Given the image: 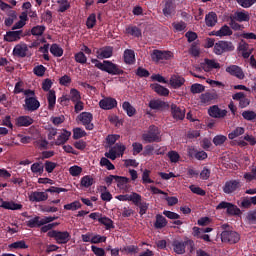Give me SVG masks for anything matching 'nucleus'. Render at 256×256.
Here are the masks:
<instances>
[{"instance_id": "f257e3e1", "label": "nucleus", "mask_w": 256, "mask_h": 256, "mask_svg": "<svg viewBox=\"0 0 256 256\" xmlns=\"http://www.w3.org/2000/svg\"><path fill=\"white\" fill-rule=\"evenodd\" d=\"M142 141L145 143H160L161 132H159V128L155 125L149 126L147 133L142 134Z\"/></svg>"}, {"instance_id": "f03ea898", "label": "nucleus", "mask_w": 256, "mask_h": 256, "mask_svg": "<svg viewBox=\"0 0 256 256\" xmlns=\"http://www.w3.org/2000/svg\"><path fill=\"white\" fill-rule=\"evenodd\" d=\"M242 187L243 183H241V180L232 179L225 182L222 190L226 195H235V193H239V191H241Z\"/></svg>"}, {"instance_id": "7ed1b4c3", "label": "nucleus", "mask_w": 256, "mask_h": 256, "mask_svg": "<svg viewBox=\"0 0 256 256\" xmlns=\"http://www.w3.org/2000/svg\"><path fill=\"white\" fill-rule=\"evenodd\" d=\"M47 236L55 239L58 245H65L71 241V234L68 231L51 230Z\"/></svg>"}, {"instance_id": "20e7f679", "label": "nucleus", "mask_w": 256, "mask_h": 256, "mask_svg": "<svg viewBox=\"0 0 256 256\" xmlns=\"http://www.w3.org/2000/svg\"><path fill=\"white\" fill-rule=\"evenodd\" d=\"M101 67L102 71L108 73V75H125V70L121 68L119 64H115L111 60H104V66Z\"/></svg>"}, {"instance_id": "39448f33", "label": "nucleus", "mask_w": 256, "mask_h": 256, "mask_svg": "<svg viewBox=\"0 0 256 256\" xmlns=\"http://www.w3.org/2000/svg\"><path fill=\"white\" fill-rule=\"evenodd\" d=\"M231 51H235V45L231 41L220 40L214 45L215 55H223V53H230Z\"/></svg>"}, {"instance_id": "423d86ee", "label": "nucleus", "mask_w": 256, "mask_h": 256, "mask_svg": "<svg viewBox=\"0 0 256 256\" xmlns=\"http://www.w3.org/2000/svg\"><path fill=\"white\" fill-rule=\"evenodd\" d=\"M222 243H230V245H235L241 241V236L236 231L224 230L221 233Z\"/></svg>"}, {"instance_id": "0eeeda50", "label": "nucleus", "mask_w": 256, "mask_h": 256, "mask_svg": "<svg viewBox=\"0 0 256 256\" xmlns=\"http://www.w3.org/2000/svg\"><path fill=\"white\" fill-rule=\"evenodd\" d=\"M216 209L217 210L226 209L227 215H231V216L241 215V209H239L237 205H234L233 203H230V202L222 201L217 205Z\"/></svg>"}, {"instance_id": "6e6552de", "label": "nucleus", "mask_w": 256, "mask_h": 256, "mask_svg": "<svg viewBox=\"0 0 256 256\" xmlns=\"http://www.w3.org/2000/svg\"><path fill=\"white\" fill-rule=\"evenodd\" d=\"M77 119L81 121L87 131L95 129V125L91 123L93 121V114L91 112H82L78 115Z\"/></svg>"}, {"instance_id": "1a4fd4ad", "label": "nucleus", "mask_w": 256, "mask_h": 256, "mask_svg": "<svg viewBox=\"0 0 256 256\" xmlns=\"http://www.w3.org/2000/svg\"><path fill=\"white\" fill-rule=\"evenodd\" d=\"M172 58L173 53L171 51L153 50L151 53V59L155 63H159V61H169Z\"/></svg>"}, {"instance_id": "9d476101", "label": "nucleus", "mask_w": 256, "mask_h": 256, "mask_svg": "<svg viewBox=\"0 0 256 256\" xmlns=\"http://www.w3.org/2000/svg\"><path fill=\"white\" fill-rule=\"evenodd\" d=\"M133 205H135V207H138L140 217H143V215H147V211H149V203L143 200L141 194H136Z\"/></svg>"}, {"instance_id": "9b49d317", "label": "nucleus", "mask_w": 256, "mask_h": 256, "mask_svg": "<svg viewBox=\"0 0 256 256\" xmlns=\"http://www.w3.org/2000/svg\"><path fill=\"white\" fill-rule=\"evenodd\" d=\"M24 109L25 111H30L31 113H33V111H37V109H39V107H41V103L39 102V100H37L36 97H26L24 100Z\"/></svg>"}, {"instance_id": "f8f14e48", "label": "nucleus", "mask_w": 256, "mask_h": 256, "mask_svg": "<svg viewBox=\"0 0 256 256\" xmlns=\"http://www.w3.org/2000/svg\"><path fill=\"white\" fill-rule=\"evenodd\" d=\"M172 247L176 255H185L187 249V237H185L184 240H173Z\"/></svg>"}, {"instance_id": "ddd939ff", "label": "nucleus", "mask_w": 256, "mask_h": 256, "mask_svg": "<svg viewBox=\"0 0 256 256\" xmlns=\"http://www.w3.org/2000/svg\"><path fill=\"white\" fill-rule=\"evenodd\" d=\"M99 107L104 111H110L111 109H115V107H117V100L112 97H105L99 101Z\"/></svg>"}, {"instance_id": "4468645a", "label": "nucleus", "mask_w": 256, "mask_h": 256, "mask_svg": "<svg viewBox=\"0 0 256 256\" xmlns=\"http://www.w3.org/2000/svg\"><path fill=\"white\" fill-rule=\"evenodd\" d=\"M151 191L154 195H165V200L167 201L169 207H173V205H177L179 203V199L177 197H169L168 194L163 190L153 186L151 187Z\"/></svg>"}, {"instance_id": "2eb2a0df", "label": "nucleus", "mask_w": 256, "mask_h": 256, "mask_svg": "<svg viewBox=\"0 0 256 256\" xmlns=\"http://www.w3.org/2000/svg\"><path fill=\"white\" fill-rule=\"evenodd\" d=\"M208 115L214 119H223V117H227V110H221L219 106L214 105L208 109Z\"/></svg>"}, {"instance_id": "dca6fc26", "label": "nucleus", "mask_w": 256, "mask_h": 256, "mask_svg": "<svg viewBox=\"0 0 256 256\" xmlns=\"http://www.w3.org/2000/svg\"><path fill=\"white\" fill-rule=\"evenodd\" d=\"M97 59H111L113 57V46H104L96 51Z\"/></svg>"}, {"instance_id": "f3484780", "label": "nucleus", "mask_w": 256, "mask_h": 256, "mask_svg": "<svg viewBox=\"0 0 256 256\" xmlns=\"http://www.w3.org/2000/svg\"><path fill=\"white\" fill-rule=\"evenodd\" d=\"M171 114L176 121H183L185 119V109L180 108L176 104L171 105Z\"/></svg>"}, {"instance_id": "a211bd4d", "label": "nucleus", "mask_w": 256, "mask_h": 256, "mask_svg": "<svg viewBox=\"0 0 256 256\" xmlns=\"http://www.w3.org/2000/svg\"><path fill=\"white\" fill-rule=\"evenodd\" d=\"M226 73L232 75L233 77H237V79H245V73H243V69L237 65H230L226 68Z\"/></svg>"}, {"instance_id": "6ab92c4d", "label": "nucleus", "mask_w": 256, "mask_h": 256, "mask_svg": "<svg viewBox=\"0 0 256 256\" xmlns=\"http://www.w3.org/2000/svg\"><path fill=\"white\" fill-rule=\"evenodd\" d=\"M21 37H23V30L8 31L4 36V41H7V43H13L15 41H19Z\"/></svg>"}, {"instance_id": "aec40b11", "label": "nucleus", "mask_w": 256, "mask_h": 256, "mask_svg": "<svg viewBox=\"0 0 256 256\" xmlns=\"http://www.w3.org/2000/svg\"><path fill=\"white\" fill-rule=\"evenodd\" d=\"M29 199L33 203H41V201H47V199H49V195L47 194V190H45V192L35 191L31 193Z\"/></svg>"}, {"instance_id": "412c9836", "label": "nucleus", "mask_w": 256, "mask_h": 256, "mask_svg": "<svg viewBox=\"0 0 256 256\" xmlns=\"http://www.w3.org/2000/svg\"><path fill=\"white\" fill-rule=\"evenodd\" d=\"M33 123H35V120L31 116H19L15 120L16 127H30Z\"/></svg>"}, {"instance_id": "4be33fe9", "label": "nucleus", "mask_w": 256, "mask_h": 256, "mask_svg": "<svg viewBox=\"0 0 256 256\" xmlns=\"http://www.w3.org/2000/svg\"><path fill=\"white\" fill-rule=\"evenodd\" d=\"M0 202L2 203L0 205V207H2V209H8L10 211H19V210L23 209V205L17 204L13 201H4L3 198H0Z\"/></svg>"}, {"instance_id": "5701e85b", "label": "nucleus", "mask_w": 256, "mask_h": 256, "mask_svg": "<svg viewBox=\"0 0 256 256\" xmlns=\"http://www.w3.org/2000/svg\"><path fill=\"white\" fill-rule=\"evenodd\" d=\"M164 17H171L175 13V3L173 0H165L164 7L162 9Z\"/></svg>"}, {"instance_id": "b1692460", "label": "nucleus", "mask_w": 256, "mask_h": 256, "mask_svg": "<svg viewBox=\"0 0 256 256\" xmlns=\"http://www.w3.org/2000/svg\"><path fill=\"white\" fill-rule=\"evenodd\" d=\"M27 51H29L27 44H17L13 49V55L15 57L25 58L27 57Z\"/></svg>"}, {"instance_id": "393cba45", "label": "nucleus", "mask_w": 256, "mask_h": 256, "mask_svg": "<svg viewBox=\"0 0 256 256\" xmlns=\"http://www.w3.org/2000/svg\"><path fill=\"white\" fill-rule=\"evenodd\" d=\"M71 137V131H68L67 129H63L62 133L58 135L56 141L54 142V145L61 146L65 145L67 141H69Z\"/></svg>"}, {"instance_id": "a878e982", "label": "nucleus", "mask_w": 256, "mask_h": 256, "mask_svg": "<svg viewBox=\"0 0 256 256\" xmlns=\"http://www.w3.org/2000/svg\"><path fill=\"white\" fill-rule=\"evenodd\" d=\"M202 67H203L204 71H211L213 69H221V64H219L215 60L206 58L204 60V64H202Z\"/></svg>"}, {"instance_id": "bb28decb", "label": "nucleus", "mask_w": 256, "mask_h": 256, "mask_svg": "<svg viewBox=\"0 0 256 256\" xmlns=\"http://www.w3.org/2000/svg\"><path fill=\"white\" fill-rule=\"evenodd\" d=\"M123 59L126 65H135V51L126 49L123 54Z\"/></svg>"}, {"instance_id": "cd10ccee", "label": "nucleus", "mask_w": 256, "mask_h": 256, "mask_svg": "<svg viewBox=\"0 0 256 256\" xmlns=\"http://www.w3.org/2000/svg\"><path fill=\"white\" fill-rule=\"evenodd\" d=\"M184 83H185V78L179 75H173L170 78V85H172L174 89H179V87H181Z\"/></svg>"}, {"instance_id": "c85d7f7f", "label": "nucleus", "mask_w": 256, "mask_h": 256, "mask_svg": "<svg viewBox=\"0 0 256 256\" xmlns=\"http://www.w3.org/2000/svg\"><path fill=\"white\" fill-rule=\"evenodd\" d=\"M216 37H231L233 30L228 25L222 26L218 31L215 32Z\"/></svg>"}, {"instance_id": "c756f323", "label": "nucleus", "mask_w": 256, "mask_h": 256, "mask_svg": "<svg viewBox=\"0 0 256 256\" xmlns=\"http://www.w3.org/2000/svg\"><path fill=\"white\" fill-rule=\"evenodd\" d=\"M205 23L207 27H215L217 25V13L210 12L206 14Z\"/></svg>"}, {"instance_id": "7c9ffc66", "label": "nucleus", "mask_w": 256, "mask_h": 256, "mask_svg": "<svg viewBox=\"0 0 256 256\" xmlns=\"http://www.w3.org/2000/svg\"><path fill=\"white\" fill-rule=\"evenodd\" d=\"M27 227L30 229H35V227H43V219L39 216H35L34 218L28 220L26 222Z\"/></svg>"}, {"instance_id": "2f4dec72", "label": "nucleus", "mask_w": 256, "mask_h": 256, "mask_svg": "<svg viewBox=\"0 0 256 256\" xmlns=\"http://www.w3.org/2000/svg\"><path fill=\"white\" fill-rule=\"evenodd\" d=\"M217 97V93L215 92H206L204 94H201L200 101L201 103H211V101H215Z\"/></svg>"}, {"instance_id": "473e14b6", "label": "nucleus", "mask_w": 256, "mask_h": 256, "mask_svg": "<svg viewBox=\"0 0 256 256\" xmlns=\"http://www.w3.org/2000/svg\"><path fill=\"white\" fill-rule=\"evenodd\" d=\"M48 109L51 111L55 109V103H57V96L55 95V90H50L47 96Z\"/></svg>"}, {"instance_id": "72a5a7b5", "label": "nucleus", "mask_w": 256, "mask_h": 256, "mask_svg": "<svg viewBox=\"0 0 256 256\" xmlns=\"http://www.w3.org/2000/svg\"><path fill=\"white\" fill-rule=\"evenodd\" d=\"M155 229H163L164 227H167V218H165L161 214L156 215V221L154 223Z\"/></svg>"}, {"instance_id": "f704fd0d", "label": "nucleus", "mask_w": 256, "mask_h": 256, "mask_svg": "<svg viewBox=\"0 0 256 256\" xmlns=\"http://www.w3.org/2000/svg\"><path fill=\"white\" fill-rule=\"evenodd\" d=\"M151 87L155 93L162 97H167V95H169V89L161 86V84H152Z\"/></svg>"}, {"instance_id": "c9c22d12", "label": "nucleus", "mask_w": 256, "mask_h": 256, "mask_svg": "<svg viewBox=\"0 0 256 256\" xmlns=\"http://www.w3.org/2000/svg\"><path fill=\"white\" fill-rule=\"evenodd\" d=\"M148 107H150V109L159 111L161 109H165V107H167V103H165L164 101H161V100H151L149 102Z\"/></svg>"}, {"instance_id": "e433bc0d", "label": "nucleus", "mask_w": 256, "mask_h": 256, "mask_svg": "<svg viewBox=\"0 0 256 256\" xmlns=\"http://www.w3.org/2000/svg\"><path fill=\"white\" fill-rule=\"evenodd\" d=\"M98 222L101 223V225H104L105 229H107L108 231L110 229H115V225L113 224V220H111V218H109L107 216L98 218Z\"/></svg>"}, {"instance_id": "4c0bfd02", "label": "nucleus", "mask_w": 256, "mask_h": 256, "mask_svg": "<svg viewBox=\"0 0 256 256\" xmlns=\"http://www.w3.org/2000/svg\"><path fill=\"white\" fill-rule=\"evenodd\" d=\"M137 192H132L131 194H121L118 196H115V199L118 201H131L132 203L135 201V198L137 197Z\"/></svg>"}, {"instance_id": "58836bf2", "label": "nucleus", "mask_w": 256, "mask_h": 256, "mask_svg": "<svg viewBox=\"0 0 256 256\" xmlns=\"http://www.w3.org/2000/svg\"><path fill=\"white\" fill-rule=\"evenodd\" d=\"M234 19L239 23H243L244 21H249L250 19L249 12H245V11L235 12Z\"/></svg>"}, {"instance_id": "ea45409f", "label": "nucleus", "mask_w": 256, "mask_h": 256, "mask_svg": "<svg viewBox=\"0 0 256 256\" xmlns=\"http://www.w3.org/2000/svg\"><path fill=\"white\" fill-rule=\"evenodd\" d=\"M31 171L35 175H41L45 171V166L41 162H36L31 165Z\"/></svg>"}, {"instance_id": "a19ab883", "label": "nucleus", "mask_w": 256, "mask_h": 256, "mask_svg": "<svg viewBox=\"0 0 256 256\" xmlns=\"http://www.w3.org/2000/svg\"><path fill=\"white\" fill-rule=\"evenodd\" d=\"M95 183V180L90 175H86L81 178L80 185L81 187H85L86 189H89Z\"/></svg>"}, {"instance_id": "79ce46f5", "label": "nucleus", "mask_w": 256, "mask_h": 256, "mask_svg": "<svg viewBox=\"0 0 256 256\" xmlns=\"http://www.w3.org/2000/svg\"><path fill=\"white\" fill-rule=\"evenodd\" d=\"M122 108L127 113L128 117H133V115H135V113H137V110H135V107H133L131 105V103H129L127 101L123 102Z\"/></svg>"}, {"instance_id": "37998d69", "label": "nucleus", "mask_w": 256, "mask_h": 256, "mask_svg": "<svg viewBox=\"0 0 256 256\" xmlns=\"http://www.w3.org/2000/svg\"><path fill=\"white\" fill-rule=\"evenodd\" d=\"M68 98L69 101H72V103H77L78 101H81V92L75 88H72Z\"/></svg>"}, {"instance_id": "c03bdc74", "label": "nucleus", "mask_w": 256, "mask_h": 256, "mask_svg": "<svg viewBox=\"0 0 256 256\" xmlns=\"http://www.w3.org/2000/svg\"><path fill=\"white\" fill-rule=\"evenodd\" d=\"M245 133V128L236 127L232 132L228 134V139H237V137H241Z\"/></svg>"}, {"instance_id": "a18cd8bd", "label": "nucleus", "mask_w": 256, "mask_h": 256, "mask_svg": "<svg viewBox=\"0 0 256 256\" xmlns=\"http://www.w3.org/2000/svg\"><path fill=\"white\" fill-rule=\"evenodd\" d=\"M116 183H117V187L118 189H125V186L127 185V183H129V181H131L128 177L125 176H117L116 175Z\"/></svg>"}, {"instance_id": "49530a36", "label": "nucleus", "mask_w": 256, "mask_h": 256, "mask_svg": "<svg viewBox=\"0 0 256 256\" xmlns=\"http://www.w3.org/2000/svg\"><path fill=\"white\" fill-rule=\"evenodd\" d=\"M126 33L132 37H141V29L137 26H128L126 28Z\"/></svg>"}, {"instance_id": "de8ad7c7", "label": "nucleus", "mask_w": 256, "mask_h": 256, "mask_svg": "<svg viewBox=\"0 0 256 256\" xmlns=\"http://www.w3.org/2000/svg\"><path fill=\"white\" fill-rule=\"evenodd\" d=\"M46 29L47 27H45L44 25H37L31 29V34L35 37H41V35L45 33Z\"/></svg>"}, {"instance_id": "09e8293b", "label": "nucleus", "mask_w": 256, "mask_h": 256, "mask_svg": "<svg viewBox=\"0 0 256 256\" xmlns=\"http://www.w3.org/2000/svg\"><path fill=\"white\" fill-rule=\"evenodd\" d=\"M50 53H52L54 57H63V48L58 44H52L50 47Z\"/></svg>"}, {"instance_id": "8fccbe9b", "label": "nucleus", "mask_w": 256, "mask_h": 256, "mask_svg": "<svg viewBox=\"0 0 256 256\" xmlns=\"http://www.w3.org/2000/svg\"><path fill=\"white\" fill-rule=\"evenodd\" d=\"M172 27L175 33H181V31H185L187 29V23L183 21L173 22Z\"/></svg>"}, {"instance_id": "3c124183", "label": "nucleus", "mask_w": 256, "mask_h": 256, "mask_svg": "<svg viewBox=\"0 0 256 256\" xmlns=\"http://www.w3.org/2000/svg\"><path fill=\"white\" fill-rule=\"evenodd\" d=\"M95 25H97V15H95V13H92L87 18L86 27L87 29H93Z\"/></svg>"}, {"instance_id": "603ef678", "label": "nucleus", "mask_w": 256, "mask_h": 256, "mask_svg": "<svg viewBox=\"0 0 256 256\" xmlns=\"http://www.w3.org/2000/svg\"><path fill=\"white\" fill-rule=\"evenodd\" d=\"M74 59H75L76 63H80V65H85V63H87V56L82 51L77 52L74 55Z\"/></svg>"}, {"instance_id": "864d4df0", "label": "nucleus", "mask_w": 256, "mask_h": 256, "mask_svg": "<svg viewBox=\"0 0 256 256\" xmlns=\"http://www.w3.org/2000/svg\"><path fill=\"white\" fill-rule=\"evenodd\" d=\"M167 157L171 163H179V159H181V155H179V152L175 150L169 151Z\"/></svg>"}, {"instance_id": "5fc2aeb1", "label": "nucleus", "mask_w": 256, "mask_h": 256, "mask_svg": "<svg viewBox=\"0 0 256 256\" xmlns=\"http://www.w3.org/2000/svg\"><path fill=\"white\" fill-rule=\"evenodd\" d=\"M83 137H87V132L82 128H74L73 129V139H83Z\"/></svg>"}, {"instance_id": "6e6d98bb", "label": "nucleus", "mask_w": 256, "mask_h": 256, "mask_svg": "<svg viewBox=\"0 0 256 256\" xmlns=\"http://www.w3.org/2000/svg\"><path fill=\"white\" fill-rule=\"evenodd\" d=\"M57 3L59 5L58 11L60 13H65V11H67V9L71 7V4H69V0H57Z\"/></svg>"}, {"instance_id": "4d7b16f0", "label": "nucleus", "mask_w": 256, "mask_h": 256, "mask_svg": "<svg viewBox=\"0 0 256 256\" xmlns=\"http://www.w3.org/2000/svg\"><path fill=\"white\" fill-rule=\"evenodd\" d=\"M10 249H29V246L25 243V240L13 242L9 245Z\"/></svg>"}, {"instance_id": "13d9d810", "label": "nucleus", "mask_w": 256, "mask_h": 256, "mask_svg": "<svg viewBox=\"0 0 256 256\" xmlns=\"http://www.w3.org/2000/svg\"><path fill=\"white\" fill-rule=\"evenodd\" d=\"M189 53H190V55H192V57H199V55H201V50H200L199 46L197 45V42H193L191 44Z\"/></svg>"}, {"instance_id": "bf43d9fd", "label": "nucleus", "mask_w": 256, "mask_h": 256, "mask_svg": "<svg viewBox=\"0 0 256 256\" xmlns=\"http://www.w3.org/2000/svg\"><path fill=\"white\" fill-rule=\"evenodd\" d=\"M69 173L70 175H72V177H79L81 173H83V168H81V166L78 165L71 166L69 168Z\"/></svg>"}, {"instance_id": "052dcab7", "label": "nucleus", "mask_w": 256, "mask_h": 256, "mask_svg": "<svg viewBox=\"0 0 256 256\" xmlns=\"http://www.w3.org/2000/svg\"><path fill=\"white\" fill-rule=\"evenodd\" d=\"M9 18H6L4 21V25H6V27H11V25H13L15 19H17V12L11 10L9 13Z\"/></svg>"}, {"instance_id": "680f3d73", "label": "nucleus", "mask_w": 256, "mask_h": 256, "mask_svg": "<svg viewBox=\"0 0 256 256\" xmlns=\"http://www.w3.org/2000/svg\"><path fill=\"white\" fill-rule=\"evenodd\" d=\"M212 141L216 147H221V145H223L225 143V141H227V136L216 135Z\"/></svg>"}, {"instance_id": "e2e57ef3", "label": "nucleus", "mask_w": 256, "mask_h": 256, "mask_svg": "<svg viewBox=\"0 0 256 256\" xmlns=\"http://www.w3.org/2000/svg\"><path fill=\"white\" fill-rule=\"evenodd\" d=\"M64 209L66 211H77V209H81V202L74 201L70 204H66V205H64Z\"/></svg>"}, {"instance_id": "0e129e2a", "label": "nucleus", "mask_w": 256, "mask_h": 256, "mask_svg": "<svg viewBox=\"0 0 256 256\" xmlns=\"http://www.w3.org/2000/svg\"><path fill=\"white\" fill-rule=\"evenodd\" d=\"M240 7L244 9H249V7H253L256 4V0H236Z\"/></svg>"}, {"instance_id": "69168bd1", "label": "nucleus", "mask_w": 256, "mask_h": 256, "mask_svg": "<svg viewBox=\"0 0 256 256\" xmlns=\"http://www.w3.org/2000/svg\"><path fill=\"white\" fill-rule=\"evenodd\" d=\"M101 191H105L103 193H101V199L102 201H111V199H113V195L111 194V192L107 191V187L106 186H102Z\"/></svg>"}, {"instance_id": "338daca9", "label": "nucleus", "mask_w": 256, "mask_h": 256, "mask_svg": "<svg viewBox=\"0 0 256 256\" xmlns=\"http://www.w3.org/2000/svg\"><path fill=\"white\" fill-rule=\"evenodd\" d=\"M190 91L194 95L197 93H203V91H205V86H203V84L196 83L191 86Z\"/></svg>"}, {"instance_id": "774afa93", "label": "nucleus", "mask_w": 256, "mask_h": 256, "mask_svg": "<svg viewBox=\"0 0 256 256\" xmlns=\"http://www.w3.org/2000/svg\"><path fill=\"white\" fill-rule=\"evenodd\" d=\"M243 119H246V121H253L256 119V113L255 111L247 110L242 113Z\"/></svg>"}]
</instances>
